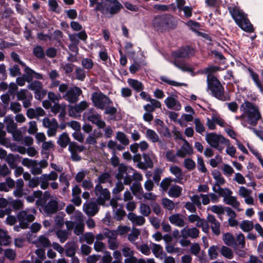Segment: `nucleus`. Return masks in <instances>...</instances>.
Wrapping results in <instances>:
<instances>
[{
    "label": "nucleus",
    "mask_w": 263,
    "mask_h": 263,
    "mask_svg": "<svg viewBox=\"0 0 263 263\" xmlns=\"http://www.w3.org/2000/svg\"><path fill=\"white\" fill-rule=\"evenodd\" d=\"M152 25L155 30L160 33H165L176 29L178 26V20L169 13H164L154 16Z\"/></svg>",
    "instance_id": "f257e3e1"
},
{
    "label": "nucleus",
    "mask_w": 263,
    "mask_h": 263,
    "mask_svg": "<svg viewBox=\"0 0 263 263\" xmlns=\"http://www.w3.org/2000/svg\"><path fill=\"white\" fill-rule=\"evenodd\" d=\"M228 10L236 24L246 32H253L254 28L247 15L239 7L234 6L228 7Z\"/></svg>",
    "instance_id": "f03ea898"
},
{
    "label": "nucleus",
    "mask_w": 263,
    "mask_h": 263,
    "mask_svg": "<svg viewBox=\"0 0 263 263\" xmlns=\"http://www.w3.org/2000/svg\"><path fill=\"white\" fill-rule=\"evenodd\" d=\"M122 5L118 0H101L95 8L96 11H99L102 14H109L110 17L118 14L122 9Z\"/></svg>",
    "instance_id": "7ed1b4c3"
},
{
    "label": "nucleus",
    "mask_w": 263,
    "mask_h": 263,
    "mask_svg": "<svg viewBox=\"0 0 263 263\" xmlns=\"http://www.w3.org/2000/svg\"><path fill=\"white\" fill-rule=\"evenodd\" d=\"M241 108L244 111V114L240 117V119H242L246 116L248 118V123L253 126L255 125L261 118L257 107L253 103L245 101L241 105Z\"/></svg>",
    "instance_id": "20e7f679"
},
{
    "label": "nucleus",
    "mask_w": 263,
    "mask_h": 263,
    "mask_svg": "<svg viewBox=\"0 0 263 263\" xmlns=\"http://www.w3.org/2000/svg\"><path fill=\"white\" fill-rule=\"evenodd\" d=\"M208 87L212 94L218 99L225 100L224 89L219 81L214 76L209 75L208 76Z\"/></svg>",
    "instance_id": "39448f33"
},
{
    "label": "nucleus",
    "mask_w": 263,
    "mask_h": 263,
    "mask_svg": "<svg viewBox=\"0 0 263 263\" xmlns=\"http://www.w3.org/2000/svg\"><path fill=\"white\" fill-rule=\"evenodd\" d=\"M207 142L213 147L217 148L221 152L223 148L219 146V143L228 144L229 140L225 138L221 135H217L215 133L208 134L205 136Z\"/></svg>",
    "instance_id": "423d86ee"
},
{
    "label": "nucleus",
    "mask_w": 263,
    "mask_h": 263,
    "mask_svg": "<svg viewBox=\"0 0 263 263\" xmlns=\"http://www.w3.org/2000/svg\"><path fill=\"white\" fill-rule=\"evenodd\" d=\"M96 196L97 197V202L98 204L103 205L105 201L110 198V193L106 188H103L102 185L97 184L94 189Z\"/></svg>",
    "instance_id": "0eeeda50"
},
{
    "label": "nucleus",
    "mask_w": 263,
    "mask_h": 263,
    "mask_svg": "<svg viewBox=\"0 0 263 263\" xmlns=\"http://www.w3.org/2000/svg\"><path fill=\"white\" fill-rule=\"evenodd\" d=\"M92 101L94 105L101 109H104L111 103L109 98L101 92H94L92 95Z\"/></svg>",
    "instance_id": "6e6552de"
},
{
    "label": "nucleus",
    "mask_w": 263,
    "mask_h": 263,
    "mask_svg": "<svg viewBox=\"0 0 263 263\" xmlns=\"http://www.w3.org/2000/svg\"><path fill=\"white\" fill-rule=\"evenodd\" d=\"M19 224L21 228L26 229L28 227V223L34 221L35 217L33 215L28 213L27 211H21L17 215Z\"/></svg>",
    "instance_id": "1a4fd4ad"
},
{
    "label": "nucleus",
    "mask_w": 263,
    "mask_h": 263,
    "mask_svg": "<svg viewBox=\"0 0 263 263\" xmlns=\"http://www.w3.org/2000/svg\"><path fill=\"white\" fill-rule=\"evenodd\" d=\"M87 119L92 123L96 125L99 128H103L105 126V123L102 120L100 115L95 112L93 109L88 110L84 114Z\"/></svg>",
    "instance_id": "9d476101"
},
{
    "label": "nucleus",
    "mask_w": 263,
    "mask_h": 263,
    "mask_svg": "<svg viewBox=\"0 0 263 263\" xmlns=\"http://www.w3.org/2000/svg\"><path fill=\"white\" fill-rule=\"evenodd\" d=\"M81 93V89L75 86L70 88L63 96V98L70 103H74L78 101L79 97Z\"/></svg>",
    "instance_id": "9b49d317"
},
{
    "label": "nucleus",
    "mask_w": 263,
    "mask_h": 263,
    "mask_svg": "<svg viewBox=\"0 0 263 263\" xmlns=\"http://www.w3.org/2000/svg\"><path fill=\"white\" fill-rule=\"evenodd\" d=\"M43 125L44 127L47 128V135L49 137L55 136L58 128L59 124L55 119L50 120L48 118H45L43 119Z\"/></svg>",
    "instance_id": "f8f14e48"
},
{
    "label": "nucleus",
    "mask_w": 263,
    "mask_h": 263,
    "mask_svg": "<svg viewBox=\"0 0 263 263\" xmlns=\"http://www.w3.org/2000/svg\"><path fill=\"white\" fill-rule=\"evenodd\" d=\"M18 100L23 101L24 107L27 108L31 105L32 95L26 89H21L16 93Z\"/></svg>",
    "instance_id": "ddd939ff"
},
{
    "label": "nucleus",
    "mask_w": 263,
    "mask_h": 263,
    "mask_svg": "<svg viewBox=\"0 0 263 263\" xmlns=\"http://www.w3.org/2000/svg\"><path fill=\"white\" fill-rule=\"evenodd\" d=\"M58 175L57 173L54 171L51 172L49 174H45L40 177L41 187L43 190H45L49 187V181H55L58 179Z\"/></svg>",
    "instance_id": "4468645a"
},
{
    "label": "nucleus",
    "mask_w": 263,
    "mask_h": 263,
    "mask_svg": "<svg viewBox=\"0 0 263 263\" xmlns=\"http://www.w3.org/2000/svg\"><path fill=\"white\" fill-rule=\"evenodd\" d=\"M183 141L184 143L176 152L177 156L180 158H184L193 154V149L189 142L185 139H183Z\"/></svg>",
    "instance_id": "2eb2a0df"
},
{
    "label": "nucleus",
    "mask_w": 263,
    "mask_h": 263,
    "mask_svg": "<svg viewBox=\"0 0 263 263\" xmlns=\"http://www.w3.org/2000/svg\"><path fill=\"white\" fill-rule=\"evenodd\" d=\"M252 191L247 189L244 186H240L238 190L239 195L245 198V203L249 205H254V201L253 198L251 196Z\"/></svg>",
    "instance_id": "dca6fc26"
},
{
    "label": "nucleus",
    "mask_w": 263,
    "mask_h": 263,
    "mask_svg": "<svg viewBox=\"0 0 263 263\" xmlns=\"http://www.w3.org/2000/svg\"><path fill=\"white\" fill-rule=\"evenodd\" d=\"M180 233V236L182 238H187L188 237L196 238L199 236V231L195 227L192 228L186 227L181 230Z\"/></svg>",
    "instance_id": "f3484780"
},
{
    "label": "nucleus",
    "mask_w": 263,
    "mask_h": 263,
    "mask_svg": "<svg viewBox=\"0 0 263 263\" xmlns=\"http://www.w3.org/2000/svg\"><path fill=\"white\" fill-rule=\"evenodd\" d=\"M98 204V203L93 201L84 204L83 210L86 214L89 216H93L96 215L99 210Z\"/></svg>",
    "instance_id": "a211bd4d"
},
{
    "label": "nucleus",
    "mask_w": 263,
    "mask_h": 263,
    "mask_svg": "<svg viewBox=\"0 0 263 263\" xmlns=\"http://www.w3.org/2000/svg\"><path fill=\"white\" fill-rule=\"evenodd\" d=\"M127 217L134 226H141L145 222V219L143 216L137 215L133 212H129Z\"/></svg>",
    "instance_id": "6ab92c4d"
},
{
    "label": "nucleus",
    "mask_w": 263,
    "mask_h": 263,
    "mask_svg": "<svg viewBox=\"0 0 263 263\" xmlns=\"http://www.w3.org/2000/svg\"><path fill=\"white\" fill-rule=\"evenodd\" d=\"M170 222L178 227H183L186 223L184 220V216L180 214H174L168 218Z\"/></svg>",
    "instance_id": "aec40b11"
},
{
    "label": "nucleus",
    "mask_w": 263,
    "mask_h": 263,
    "mask_svg": "<svg viewBox=\"0 0 263 263\" xmlns=\"http://www.w3.org/2000/svg\"><path fill=\"white\" fill-rule=\"evenodd\" d=\"M207 221L211 224V228L213 233L216 236H218L220 233V223L216 219L215 216L212 215H208Z\"/></svg>",
    "instance_id": "412c9836"
},
{
    "label": "nucleus",
    "mask_w": 263,
    "mask_h": 263,
    "mask_svg": "<svg viewBox=\"0 0 263 263\" xmlns=\"http://www.w3.org/2000/svg\"><path fill=\"white\" fill-rule=\"evenodd\" d=\"M164 102L169 109L178 111L181 108V104L174 96L168 97Z\"/></svg>",
    "instance_id": "4be33fe9"
},
{
    "label": "nucleus",
    "mask_w": 263,
    "mask_h": 263,
    "mask_svg": "<svg viewBox=\"0 0 263 263\" xmlns=\"http://www.w3.org/2000/svg\"><path fill=\"white\" fill-rule=\"evenodd\" d=\"M58 200L55 197H52V199L46 204L45 210L48 213L53 214L58 210Z\"/></svg>",
    "instance_id": "5701e85b"
},
{
    "label": "nucleus",
    "mask_w": 263,
    "mask_h": 263,
    "mask_svg": "<svg viewBox=\"0 0 263 263\" xmlns=\"http://www.w3.org/2000/svg\"><path fill=\"white\" fill-rule=\"evenodd\" d=\"M143 158L144 162H142V163L140 164H137V167L138 168L143 170H146L148 168H151L153 167V162L148 155L143 154Z\"/></svg>",
    "instance_id": "b1692460"
},
{
    "label": "nucleus",
    "mask_w": 263,
    "mask_h": 263,
    "mask_svg": "<svg viewBox=\"0 0 263 263\" xmlns=\"http://www.w3.org/2000/svg\"><path fill=\"white\" fill-rule=\"evenodd\" d=\"M32 243L37 247H43L44 248H49L51 246L50 240L44 235H40L37 240L32 241Z\"/></svg>",
    "instance_id": "393cba45"
},
{
    "label": "nucleus",
    "mask_w": 263,
    "mask_h": 263,
    "mask_svg": "<svg viewBox=\"0 0 263 263\" xmlns=\"http://www.w3.org/2000/svg\"><path fill=\"white\" fill-rule=\"evenodd\" d=\"M170 171L176 177V179L173 180L175 182H181L183 176L182 170L178 166L174 165L170 167Z\"/></svg>",
    "instance_id": "a878e982"
},
{
    "label": "nucleus",
    "mask_w": 263,
    "mask_h": 263,
    "mask_svg": "<svg viewBox=\"0 0 263 263\" xmlns=\"http://www.w3.org/2000/svg\"><path fill=\"white\" fill-rule=\"evenodd\" d=\"M49 79L51 81L50 85L51 88L57 87L59 85L60 81L57 80V79L59 77L60 74L57 70H52L48 73Z\"/></svg>",
    "instance_id": "bb28decb"
},
{
    "label": "nucleus",
    "mask_w": 263,
    "mask_h": 263,
    "mask_svg": "<svg viewBox=\"0 0 263 263\" xmlns=\"http://www.w3.org/2000/svg\"><path fill=\"white\" fill-rule=\"evenodd\" d=\"M4 123L6 125L7 130L8 133L12 132L17 128V124L14 122L13 118L10 116H7L4 119Z\"/></svg>",
    "instance_id": "cd10ccee"
},
{
    "label": "nucleus",
    "mask_w": 263,
    "mask_h": 263,
    "mask_svg": "<svg viewBox=\"0 0 263 263\" xmlns=\"http://www.w3.org/2000/svg\"><path fill=\"white\" fill-rule=\"evenodd\" d=\"M221 255L224 257L231 259L234 257V253L232 250L228 246H222L219 250Z\"/></svg>",
    "instance_id": "c85d7f7f"
},
{
    "label": "nucleus",
    "mask_w": 263,
    "mask_h": 263,
    "mask_svg": "<svg viewBox=\"0 0 263 263\" xmlns=\"http://www.w3.org/2000/svg\"><path fill=\"white\" fill-rule=\"evenodd\" d=\"M57 237L61 243L65 242L71 234L70 232L65 230L59 229L55 232Z\"/></svg>",
    "instance_id": "c756f323"
},
{
    "label": "nucleus",
    "mask_w": 263,
    "mask_h": 263,
    "mask_svg": "<svg viewBox=\"0 0 263 263\" xmlns=\"http://www.w3.org/2000/svg\"><path fill=\"white\" fill-rule=\"evenodd\" d=\"M58 143L63 148L66 147L70 143V138L66 133H64L59 137Z\"/></svg>",
    "instance_id": "7c9ffc66"
},
{
    "label": "nucleus",
    "mask_w": 263,
    "mask_h": 263,
    "mask_svg": "<svg viewBox=\"0 0 263 263\" xmlns=\"http://www.w3.org/2000/svg\"><path fill=\"white\" fill-rule=\"evenodd\" d=\"M181 192L182 188L180 186L174 185L171 187L168 192V194L171 197L178 198L181 195Z\"/></svg>",
    "instance_id": "2f4dec72"
},
{
    "label": "nucleus",
    "mask_w": 263,
    "mask_h": 263,
    "mask_svg": "<svg viewBox=\"0 0 263 263\" xmlns=\"http://www.w3.org/2000/svg\"><path fill=\"white\" fill-rule=\"evenodd\" d=\"M222 240L227 246H232L235 244V239L230 233H227L223 235Z\"/></svg>",
    "instance_id": "473e14b6"
},
{
    "label": "nucleus",
    "mask_w": 263,
    "mask_h": 263,
    "mask_svg": "<svg viewBox=\"0 0 263 263\" xmlns=\"http://www.w3.org/2000/svg\"><path fill=\"white\" fill-rule=\"evenodd\" d=\"M224 201L227 204L231 205L238 211L241 210L239 209L240 203L237 201L236 197L230 195L228 198H226Z\"/></svg>",
    "instance_id": "72a5a7b5"
},
{
    "label": "nucleus",
    "mask_w": 263,
    "mask_h": 263,
    "mask_svg": "<svg viewBox=\"0 0 263 263\" xmlns=\"http://www.w3.org/2000/svg\"><path fill=\"white\" fill-rule=\"evenodd\" d=\"M140 234V231L135 227H133L131 232L128 234L127 239L132 243H134Z\"/></svg>",
    "instance_id": "f704fd0d"
},
{
    "label": "nucleus",
    "mask_w": 263,
    "mask_h": 263,
    "mask_svg": "<svg viewBox=\"0 0 263 263\" xmlns=\"http://www.w3.org/2000/svg\"><path fill=\"white\" fill-rule=\"evenodd\" d=\"M127 171V166L123 164H120L118 168V173L116 174L115 177L118 180H121L124 178V174L126 173Z\"/></svg>",
    "instance_id": "c9c22d12"
},
{
    "label": "nucleus",
    "mask_w": 263,
    "mask_h": 263,
    "mask_svg": "<svg viewBox=\"0 0 263 263\" xmlns=\"http://www.w3.org/2000/svg\"><path fill=\"white\" fill-rule=\"evenodd\" d=\"M63 35L64 34L61 30H55L51 36L52 40L55 41L56 43L61 45L62 47H63V45L61 42V39L63 38Z\"/></svg>",
    "instance_id": "e433bc0d"
},
{
    "label": "nucleus",
    "mask_w": 263,
    "mask_h": 263,
    "mask_svg": "<svg viewBox=\"0 0 263 263\" xmlns=\"http://www.w3.org/2000/svg\"><path fill=\"white\" fill-rule=\"evenodd\" d=\"M132 193L135 196H137L138 194H143V190L141 184L139 182H134L130 187Z\"/></svg>",
    "instance_id": "4c0bfd02"
},
{
    "label": "nucleus",
    "mask_w": 263,
    "mask_h": 263,
    "mask_svg": "<svg viewBox=\"0 0 263 263\" xmlns=\"http://www.w3.org/2000/svg\"><path fill=\"white\" fill-rule=\"evenodd\" d=\"M10 237L7 234L6 231L3 230L0 231V244L7 246L10 243Z\"/></svg>",
    "instance_id": "58836bf2"
},
{
    "label": "nucleus",
    "mask_w": 263,
    "mask_h": 263,
    "mask_svg": "<svg viewBox=\"0 0 263 263\" xmlns=\"http://www.w3.org/2000/svg\"><path fill=\"white\" fill-rule=\"evenodd\" d=\"M193 50H176L173 52V55L176 58H188L192 55Z\"/></svg>",
    "instance_id": "ea45409f"
},
{
    "label": "nucleus",
    "mask_w": 263,
    "mask_h": 263,
    "mask_svg": "<svg viewBox=\"0 0 263 263\" xmlns=\"http://www.w3.org/2000/svg\"><path fill=\"white\" fill-rule=\"evenodd\" d=\"M116 138L124 145H127L129 143V140L127 136L123 132H119L117 133Z\"/></svg>",
    "instance_id": "a19ab883"
},
{
    "label": "nucleus",
    "mask_w": 263,
    "mask_h": 263,
    "mask_svg": "<svg viewBox=\"0 0 263 263\" xmlns=\"http://www.w3.org/2000/svg\"><path fill=\"white\" fill-rule=\"evenodd\" d=\"M213 178L216 180V185H223L225 183V179L222 176L221 173L218 171H214L212 172Z\"/></svg>",
    "instance_id": "79ce46f5"
},
{
    "label": "nucleus",
    "mask_w": 263,
    "mask_h": 263,
    "mask_svg": "<svg viewBox=\"0 0 263 263\" xmlns=\"http://www.w3.org/2000/svg\"><path fill=\"white\" fill-rule=\"evenodd\" d=\"M239 226L243 231L247 232L251 231L254 227L253 222L249 220H243Z\"/></svg>",
    "instance_id": "37998d69"
},
{
    "label": "nucleus",
    "mask_w": 263,
    "mask_h": 263,
    "mask_svg": "<svg viewBox=\"0 0 263 263\" xmlns=\"http://www.w3.org/2000/svg\"><path fill=\"white\" fill-rule=\"evenodd\" d=\"M162 204L164 208L168 211H173L175 207V203L167 198H164L162 199Z\"/></svg>",
    "instance_id": "c03bdc74"
},
{
    "label": "nucleus",
    "mask_w": 263,
    "mask_h": 263,
    "mask_svg": "<svg viewBox=\"0 0 263 263\" xmlns=\"http://www.w3.org/2000/svg\"><path fill=\"white\" fill-rule=\"evenodd\" d=\"M219 248L217 246H212L208 250V254L211 259H215L218 256Z\"/></svg>",
    "instance_id": "a18cd8bd"
},
{
    "label": "nucleus",
    "mask_w": 263,
    "mask_h": 263,
    "mask_svg": "<svg viewBox=\"0 0 263 263\" xmlns=\"http://www.w3.org/2000/svg\"><path fill=\"white\" fill-rule=\"evenodd\" d=\"M111 175L109 173H104L100 175L98 178V184L102 185V184L110 181H109Z\"/></svg>",
    "instance_id": "49530a36"
},
{
    "label": "nucleus",
    "mask_w": 263,
    "mask_h": 263,
    "mask_svg": "<svg viewBox=\"0 0 263 263\" xmlns=\"http://www.w3.org/2000/svg\"><path fill=\"white\" fill-rule=\"evenodd\" d=\"M208 222L204 219L200 218L198 223H196V226L197 227L201 228L204 232L208 233L209 231V226Z\"/></svg>",
    "instance_id": "de8ad7c7"
},
{
    "label": "nucleus",
    "mask_w": 263,
    "mask_h": 263,
    "mask_svg": "<svg viewBox=\"0 0 263 263\" xmlns=\"http://www.w3.org/2000/svg\"><path fill=\"white\" fill-rule=\"evenodd\" d=\"M68 149L69 151L82 152L85 149V147L83 145H79L76 142H73L69 143Z\"/></svg>",
    "instance_id": "09e8293b"
},
{
    "label": "nucleus",
    "mask_w": 263,
    "mask_h": 263,
    "mask_svg": "<svg viewBox=\"0 0 263 263\" xmlns=\"http://www.w3.org/2000/svg\"><path fill=\"white\" fill-rule=\"evenodd\" d=\"M128 83L137 91H140L143 89L142 83L136 80L130 79Z\"/></svg>",
    "instance_id": "8fccbe9b"
},
{
    "label": "nucleus",
    "mask_w": 263,
    "mask_h": 263,
    "mask_svg": "<svg viewBox=\"0 0 263 263\" xmlns=\"http://www.w3.org/2000/svg\"><path fill=\"white\" fill-rule=\"evenodd\" d=\"M152 252L156 257H160L162 255L163 248L160 245L153 243Z\"/></svg>",
    "instance_id": "3c124183"
},
{
    "label": "nucleus",
    "mask_w": 263,
    "mask_h": 263,
    "mask_svg": "<svg viewBox=\"0 0 263 263\" xmlns=\"http://www.w3.org/2000/svg\"><path fill=\"white\" fill-rule=\"evenodd\" d=\"M76 251V245L73 243L69 245L65 250L66 255L68 257H73L75 256Z\"/></svg>",
    "instance_id": "603ef678"
},
{
    "label": "nucleus",
    "mask_w": 263,
    "mask_h": 263,
    "mask_svg": "<svg viewBox=\"0 0 263 263\" xmlns=\"http://www.w3.org/2000/svg\"><path fill=\"white\" fill-rule=\"evenodd\" d=\"M146 136L153 142H157L159 141V136L152 129H147L146 132Z\"/></svg>",
    "instance_id": "864d4df0"
},
{
    "label": "nucleus",
    "mask_w": 263,
    "mask_h": 263,
    "mask_svg": "<svg viewBox=\"0 0 263 263\" xmlns=\"http://www.w3.org/2000/svg\"><path fill=\"white\" fill-rule=\"evenodd\" d=\"M42 87H43L42 83L38 81H34L32 82L28 86V89L34 91L35 92Z\"/></svg>",
    "instance_id": "5fc2aeb1"
},
{
    "label": "nucleus",
    "mask_w": 263,
    "mask_h": 263,
    "mask_svg": "<svg viewBox=\"0 0 263 263\" xmlns=\"http://www.w3.org/2000/svg\"><path fill=\"white\" fill-rule=\"evenodd\" d=\"M84 231V222H78L75 224L74 228V233L77 235L79 236L83 234Z\"/></svg>",
    "instance_id": "6e6d98bb"
},
{
    "label": "nucleus",
    "mask_w": 263,
    "mask_h": 263,
    "mask_svg": "<svg viewBox=\"0 0 263 263\" xmlns=\"http://www.w3.org/2000/svg\"><path fill=\"white\" fill-rule=\"evenodd\" d=\"M25 67V72L26 74H23L24 76H25L26 79V81L28 82H30L32 81L33 78V74L34 73V71L29 68L28 67H27L26 65Z\"/></svg>",
    "instance_id": "4d7b16f0"
},
{
    "label": "nucleus",
    "mask_w": 263,
    "mask_h": 263,
    "mask_svg": "<svg viewBox=\"0 0 263 263\" xmlns=\"http://www.w3.org/2000/svg\"><path fill=\"white\" fill-rule=\"evenodd\" d=\"M140 211L143 216L145 217L148 216L151 213L150 207L148 205L144 203H142L140 205Z\"/></svg>",
    "instance_id": "13d9d810"
},
{
    "label": "nucleus",
    "mask_w": 263,
    "mask_h": 263,
    "mask_svg": "<svg viewBox=\"0 0 263 263\" xmlns=\"http://www.w3.org/2000/svg\"><path fill=\"white\" fill-rule=\"evenodd\" d=\"M6 161L8 163L9 166L11 168H14L16 167V158L13 154H9L5 159Z\"/></svg>",
    "instance_id": "bf43d9fd"
},
{
    "label": "nucleus",
    "mask_w": 263,
    "mask_h": 263,
    "mask_svg": "<svg viewBox=\"0 0 263 263\" xmlns=\"http://www.w3.org/2000/svg\"><path fill=\"white\" fill-rule=\"evenodd\" d=\"M184 167L189 171H192L195 168V162L190 158L185 159L183 162Z\"/></svg>",
    "instance_id": "052dcab7"
},
{
    "label": "nucleus",
    "mask_w": 263,
    "mask_h": 263,
    "mask_svg": "<svg viewBox=\"0 0 263 263\" xmlns=\"http://www.w3.org/2000/svg\"><path fill=\"white\" fill-rule=\"evenodd\" d=\"M80 111L75 105L74 106L70 105L68 106V115L72 117L76 118L79 116Z\"/></svg>",
    "instance_id": "680f3d73"
},
{
    "label": "nucleus",
    "mask_w": 263,
    "mask_h": 263,
    "mask_svg": "<svg viewBox=\"0 0 263 263\" xmlns=\"http://www.w3.org/2000/svg\"><path fill=\"white\" fill-rule=\"evenodd\" d=\"M141 253L145 255H149L151 254V249L147 244L144 243L137 247Z\"/></svg>",
    "instance_id": "e2e57ef3"
},
{
    "label": "nucleus",
    "mask_w": 263,
    "mask_h": 263,
    "mask_svg": "<svg viewBox=\"0 0 263 263\" xmlns=\"http://www.w3.org/2000/svg\"><path fill=\"white\" fill-rule=\"evenodd\" d=\"M125 215L126 212L124 210L118 209L115 212L114 219L117 221H120L123 219Z\"/></svg>",
    "instance_id": "0e129e2a"
},
{
    "label": "nucleus",
    "mask_w": 263,
    "mask_h": 263,
    "mask_svg": "<svg viewBox=\"0 0 263 263\" xmlns=\"http://www.w3.org/2000/svg\"><path fill=\"white\" fill-rule=\"evenodd\" d=\"M209 210L212 212L218 215H222L224 214L225 209L221 205H212L209 208Z\"/></svg>",
    "instance_id": "69168bd1"
},
{
    "label": "nucleus",
    "mask_w": 263,
    "mask_h": 263,
    "mask_svg": "<svg viewBox=\"0 0 263 263\" xmlns=\"http://www.w3.org/2000/svg\"><path fill=\"white\" fill-rule=\"evenodd\" d=\"M194 124L196 131L197 133H202L204 132L205 127L199 118H196L194 120Z\"/></svg>",
    "instance_id": "338daca9"
},
{
    "label": "nucleus",
    "mask_w": 263,
    "mask_h": 263,
    "mask_svg": "<svg viewBox=\"0 0 263 263\" xmlns=\"http://www.w3.org/2000/svg\"><path fill=\"white\" fill-rule=\"evenodd\" d=\"M173 180L170 178H166L163 179L160 183V186L163 191H166L168 190Z\"/></svg>",
    "instance_id": "774afa93"
}]
</instances>
